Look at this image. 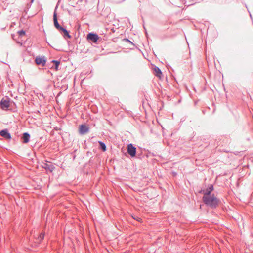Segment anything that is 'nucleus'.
Returning <instances> with one entry per match:
<instances>
[{
  "label": "nucleus",
  "instance_id": "0eeeda50",
  "mask_svg": "<svg viewBox=\"0 0 253 253\" xmlns=\"http://www.w3.org/2000/svg\"><path fill=\"white\" fill-rule=\"evenodd\" d=\"M0 106L2 110H6L9 107V101L2 99L0 103Z\"/></svg>",
  "mask_w": 253,
  "mask_h": 253
},
{
  "label": "nucleus",
  "instance_id": "f257e3e1",
  "mask_svg": "<svg viewBox=\"0 0 253 253\" xmlns=\"http://www.w3.org/2000/svg\"><path fill=\"white\" fill-rule=\"evenodd\" d=\"M202 200L206 205L212 208H216L219 203V200L214 194L209 196L203 195Z\"/></svg>",
  "mask_w": 253,
  "mask_h": 253
},
{
  "label": "nucleus",
  "instance_id": "2eb2a0df",
  "mask_svg": "<svg viewBox=\"0 0 253 253\" xmlns=\"http://www.w3.org/2000/svg\"><path fill=\"white\" fill-rule=\"evenodd\" d=\"M98 143L99 144L100 149H101L103 152H105L106 150V146L105 144L101 141H99Z\"/></svg>",
  "mask_w": 253,
  "mask_h": 253
},
{
  "label": "nucleus",
  "instance_id": "ddd939ff",
  "mask_svg": "<svg viewBox=\"0 0 253 253\" xmlns=\"http://www.w3.org/2000/svg\"><path fill=\"white\" fill-rule=\"evenodd\" d=\"M60 31H62L63 32V36L64 37H67L69 38H71V36L69 35V32L65 28L62 27Z\"/></svg>",
  "mask_w": 253,
  "mask_h": 253
},
{
  "label": "nucleus",
  "instance_id": "aec40b11",
  "mask_svg": "<svg viewBox=\"0 0 253 253\" xmlns=\"http://www.w3.org/2000/svg\"><path fill=\"white\" fill-rule=\"evenodd\" d=\"M32 0V1H33L34 0Z\"/></svg>",
  "mask_w": 253,
  "mask_h": 253
},
{
  "label": "nucleus",
  "instance_id": "7ed1b4c3",
  "mask_svg": "<svg viewBox=\"0 0 253 253\" xmlns=\"http://www.w3.org/2000/svg\"><path fill=\"white\" fill-rule=\"evenodd\" d=\"M127 152L131 157H133L136 155V148L132 144L127 145Z\"/></svg>",
  "mask_w": 253,
  "mask_h": 253
},
{
  "label": "nucleus",
  "instance_id": "dca6fc26",
  "mask_svg": "<svg viewBox=\"0 0 253 253\" xmlns=\"http://www.w3.org/2000/svg\"><path fill=\"white\" fill-rule=\"evenodd\" d=\"M52 62L53 63H54L55 66V69H56V70H57V69H58V66H59V64H60V62H59V61H57V60H53Z\"/></svg>",
  "mask_w": 253,
  "mask_h": 253
},
{
  "label": "nucleus",
  "instance_id": "6e6552de",
  "mask_svg": "<svg viewBox=\"0 0 253 253\" xmlns=\"http://www.w3.org/2000/svg\"><path fill=\"white\" fill-rule=\"evenodd\" d=\"M53 21H54V24L55 27L59 31H60L63 27L61 26L58 22L57 17V13L55 11H54V15H53Z\"/></svg>",
  "mask_w": 253,
  "mask_h": 253
},
{
  "label": "nucleus",
  "instance_id": "9d476101",
  "mask_svg": "<svg viewBox=\"0 0 253 253\" xmlns=\"http://www.w3.org/2000/svg\"><path fill=\"white\" fill-rule=\"evenodd\" d=\"M154 72L155 75L159 78H161L163 76L162 72L159 67L155 66L154 68Z\"/></svg>",
  "mask_w": 253,
  "mask_h": 253
},
{
  "label": "nucleus",
  "instance_id": "1a4fd4ad",
  "mask_svg": "<svg viewBox=\"0 0 253 253\" xmlns=\"http://www.w3.org/2000/svg\"><path fill=\"white\" fill-rule=\"evenodd\" d=\"M89 131V128L85 125H81L80 127V133L84 134Z\"/></svg>",
  "mask_w": 253,
  "mask_h": 253
},
{
  "label": "nucleus",
  "instance_id": "f3484780",
  "mask_svg": "<svg viewBox=\"0 0 253 253\" xmlns=\"http://www.w3.org/2000/svg\"><path fill=\"white\" fill-rule=\"evenodd\" d=\"M17 33H18L19 36L22 37L25 34V31L21 30L18 31L17 32Z\"/></svg>",
  "mask_w": 253,
  "mask_h": 253
},
{
  "label": "nucleus",
  "instance_id": "f03ea898",
  "mask_svg": "<svg viewBox=\"0 0 253 253\" xmlns=\"http://www.w3.org/2000/svg\"><path fill=\"white\" fill-rule=\"evenodd\" d=\"M42 166L47 171H49L50 172H52L55 169L54 166L50 162H46L45 163H43Z\"/></svg>",
  "mask_w": 253,
  "mask_h": 253
},
{
  "label": "nucleus",
  "instance_id": "39448f33",
  "mask_svg": "<svg viewBox=\"0 0 253 253\" xmlns=\"http://www.w3.org/2000/svg\"><path fill=\"white\" fill-rule=\"evenodd\" d=\"M87 39L89 41H90L93 42H96L99 39V37L97 34L89 33L87 36Z\"/></svg>",
  "mask_w": 253,
  "mask_h": 253
},
{
  "label": "nucleus",
  "instance_id": "423d86ee",
  "mask_svg": "<svg viewBox=\"0 0 253 253\" xmlns=\"http://www.w3.org/2000/svg\"><path fill=\"white\" fill-rule=\"evenodd\" d=\"M0 135L6 139L10 140L11 138V134L9 133L7 129L0 131Z\"/></svg>",
  "mask_w": 253,
  "mask_h": 253
},
{
  "label": "nucleus",
  "instance_id": "f8f14e48",
  "mask_svg": "<svg viewBox=\"0 0 253 253\" xmlns=\"http://www.w3.org/2000/svg\"><path fill=\"white\" fill-rule=\"evenodd\" d=\"M213 190V186L212 184L209 185L208 187L207 188L206 191L205 192L204 195L209 196L211 195V192Z\"/></svg>",
  "mask_w": 253,
  "mask_h": 253
},
{
  "label": "nucleus",
  "instance_id": "20e7f679",
  "mask_svg": "<svg viewBox=\"0 0 253 253\" xmlns=\"http://www.w3.org/2000/svg\"><path fill=\"white\" fill-rule=\"evenodd\" d=\"M35 61L37 65H41L42 66H44L46 64V60L45 57H36Z\"/></svg>",
  "mask_w": 253,
  "mask_h": 253
},
{
  "label": "nucleus",
  "instance_id": "a211bd4d",
  "mask_svg": "<svg viewBox=\"0 0 253 253\" xmlns=\"http://www.w3.org/2000/svg\"><path fill=\"white\" fill-rule=\"evenodd\" d=\"M133 219H135V220H137V221H138L139 222H140L142 220V219L138 217H135L133 216Z\"/></svg>",
  "mask_w": 253,
  "mask_h": 253
},
{
  "label": "nucleus",
  "instance_id": "9b49d317",
  "mask_svg": "<svg viewBox=\"0 0 253 253\" xmlns=\"http://www.w3.org/2000/svg\"><path fill=\"white\" fill-rule=\"evenodd\" d=\"M30 134L27 132H24L23 134V136L22 137V139L23 140V142L24 143H27L30 140Z\"/></svg>",
  "mask_w": 253,
  "mask_h": 253
},
{
  "label": "nucleus",
  "instance_id": "4468645a",
  "mask_svg": "<svg viewBox=\"0 0 253 253\" xmlns=\"http://www.w3.org/2000/svg\"><path fill=\"white\" fill-rule=\"evenodd\" d=\"M45 234L44 233H41L40 234L38 235L37 238V242H41L44 237Z\"/></svg>",
  "mask_w": 253,
  "mask_h": 253
},
{
  "label": "nucleus",
  "instance_id": "6ab92c4d",
  "mask_svg": "<svg viewBox=\"0 0 253 253\" xmlns=\"http://www.w3.org/2000/svg\"><path fill=\"white\" fill-rule=\"evenodd\" d=\"M126 40L128 42L132 43V42L127 39H126Z\"/></svg>",
  "mask_w": 253,
  "mask_h": 253
}]
</instances>
